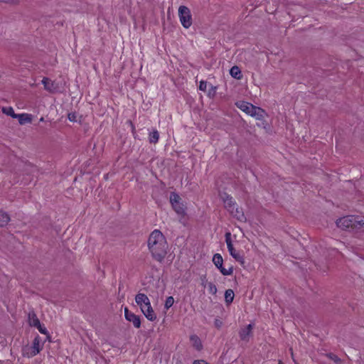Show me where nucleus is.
<instances>
[{"mask_svg":"<svg viewBox=\"0 0 364 364\" xmlns=\"http://www.w3.org/2000/svg\"><path fill=\"white\" fill-rule=\"evenodd\" d=\"M147 245L152 257L158 262H162L167 254L168 243L160 230H154L151 232Z\"/></svg>","mask_w":364,"mask_h":364,"instance_id":"obj_1","label":"nucleus"},{"mask_svg":"<svg viewBox=\"0 0 364 364\" xmlns=\"http://www.w3.org/2000/svg\"><path fill=\"white\" fill-rule=\"evenodd\" d=\"M135 301L149 321H154L156 319V315L151 306L150 300L145 294H137L135 296Z\"/></svg>","mask_w":364,"mask_h":364,"instance_id":"obj_2","label":"nucleus"},{"mask_svg":"<svg viewBox=\"0 0 364 364\" xmlns=\"http://www.w3.org/2000/svg\"><path fill=\"white\" fill-rule=\"evenodd\" d=\"M235 105L240 110L257 120H262L267 116V113L263 109L250 102L239 101Z\"/></svg>","mask_w":364,"mask_h":364,"instance_id":"obj_3","label":"nucleus"},{"mask_svg":"<svg viewBox=\"0 0 364 364\" xmlns=\"http://www.w3.org/2000/svg\"><path fill=\"white\" fill-rule=\"evenodd\" d=\"M336 225L342 230H347L348 228H364V220L360 219L358 216H344L336 220Z\"/></svg>","mask_w":364,"mask_h":364,"instance_id":"obj_4","label":"nucleus"},{"mask_svg":"<svg viewBox=\"0 0 364 364\" xmlns=\"http://www.w3.org/2000/svg\"><path fill=\"white\" fill-rule=\"evenodd\" d=\"M43 343L41 338L37 336L33 341L31 346H26L22 349V354L24 357L32 358L40 353L43 348Z\"/></svg>","mask_w":364,"mask_h":364,"instance_id":"obj_5","label":"nucleus"},{"mask_svg":"<svg viewBox=\"0 0 364 364\" xmlns=\"http://www.w3.org/2000/svg\"><path fill=\"white\" fill-rule=\"evenodd\" d=\"M178 17L180 22L185 28H188L192 25V16L190 9L186 6L178 8Z\"/></svg>","mask_w":364,"mask_h":364,"instance_id":"obj_6","label":"nucleus"},{"mask_svg":"<svg viewBox=\"0 0 364 364\" xmlns=\"http://www.w3.org/2000/svg\"><path fill=\"white\" fill-rule=\"evenodd\" d=\"M213 262L215 266L220 270V273L224 276H229L233 273V267L230 266L228 269L224 268L223 259L220 254L216 253L213 257Z\"/></svg>","mask_w":364,"mask_h":364,"instance_id":"obj_7","label":"nucleus"},{"mask_svg":"<svg viewBox=\"0 0 364 364\" xmlns=\"http://www.w3.org/2000/svg\"><path fill=\"white\" fill-rule=\"evenodd\" d=\"M225 242L227 244V247L228 250V252L230 255L235 259L237 261L243 263L244 259L243 257L240 255V253L234 248L232 240H231V233L230 232H226L225 233Z\"/></svg>","mask_w":364,"mask_h":364,"instance_id":"obj_8","label":"nucleus"},{"mask_svg":"<svg viewBox=\"0 0 364 364\" xmlns=\"http://www.w3.org/2000/svg\"><path fill=\"white\" fill-rule=\"evenodd\" d=\"M200 282L201 287L204 289H207L209 294L212 295H215L217 294L218 289L215 284L213 282L208 281L206 274H202L200 276Z\"/></svg>","mask_w":364,"mask_h":364,"instance_id":"obj_9","label":"nucleus"},{"mask_svg":"<svg viewBox=\"0 0 364 364\" xmlns=\"http://www.w3.org/2000/svg\"><path fill=\"white\" fill-rule=\"evenodd\" d=\"M124 316L127 321L132 322L135 328H139L141 326V321L139 316L130 312L127 308L124 309Z\"/></svg>","mask_w":364,"mask_h":364,"instance_id":"obj_10","label":"nucleus"},{"mask_svg":"<svg viewBox=\"0 0 364 364\" xmlns=\"http://www.w3.org/2000/svg\"><path fill=\"white\" fill-rule=\"evenodd\" d=\"M220 197L223 201L224 206L228 210V211L232 212V209H235V205H237L232 197L226 193L221 194Z\"/></svg>","mask_w":364,"mask_h":364,"instance_id":"obj_11","label":"nucleus"},{"mask_svg":"<svg viewBox=\"0 0 364 364\" xmlns=\"http://www.w3.org/2000/svg\"><path fill=\"white\" fill-rule=\"evenodd\" d=\"M42 84L44 86V89L50 93H54L58 91V85L54 81L48 77H44L42 80Z\"/></svg>","mask_w":364,"mask_h":364,"instance_id":"obj_12","label":"nucleus"},{"mask_svg":"<svg viewBox=\"0 0 364 364\" xmlns=\"http://www.w3.org/2000/svg\"><path fill=\"white\" fill-rule=\"evenodd\" d=\"M253 326L248 324L247 326L240 329L239 332L240 338L241 340L248 341L251 335Z\"/></svg>","mask_w":364,"mask_h":364,"instance_id":"obj_13","label":"nucleus"},{"mask_svg":"<svg viewBox=\"0 0 364 364\" xmlns=\"http://www.w3.org/2000/svg\"><path fill=\"white\" fill-rule=\"evenodd\" d=\"M232 212H229L234 218H235L237 220L240 222H244L246 220V217L241 208H240L237 205H235V209H232Z\"/></svg>","mask_w":364,"mask_h":364,"instance_id":"obj_14","label":"nucleus"},{"mask_svg":"<svg viewBox=\"0 0 364 364\" xmlns=\"http://www.w3.org/2000/svg\"><path fill=\"white\" fill-rule=\"evenodd\" d=\"M16 118L21 125L31 123L32 115L28 113L18 114Z\"/></svg>","mask_w":364,"mask_h":364,"instance_id":"obj_15","label":"nucleus"},{"mask_svg":"<svg viewBox=\"0 0 364 364\" xmlns=\"http://www.w3.org/2000/svg\"><path fill=\"white\" fill-rule=\"evenodd\" d=\"M190 340L192 346L197 350H200L203 348V345L200 339L196 335H192L190 337Z\"/></svg>","mask_w":364,"mask_h":364,"instance_id":"obj_16","label":"nucleus"},{"mask_svg":"<svg viewBox=\"0 0 364 364\" xmlns=\"http://www.w3.org/2000/svg\"><path fill=\"white\" fill-rule=\"evenodd\" d=\"M230 75L237 80L242 77L241 71L237 66H233L230 70Z\"/></svg>","mask_w":364,"mask_h":364,"instance_id":"obj_17","label":"nucleus"},{"mask_svg":"<svg viewBox=\"0 0 364 364\" xmlns=\"http://www.w3.org/2000/svg\"><path fill=\"white\" fill-rule=\"evenodd\" d=\"M1 111L6 115L10 116L12 118H16L18 114L14 112L13 107H3Z\"/></svg>","mask_w":364,"mask_h":364,"instance_id":"obj_18","label":"nucleus"},{"mask_svg":"<svg viewBox=\"0 0 364 364\" xmlns=\"http://www.w3.org/2000/svg\"><path fill=\"white\" fill-rule=\"evenodd\" d=\"M234 291L232 289H227L225 292V299L227 304H230L234 299Z\"/></svg>","mask_w":364,"mask_h":364,"instance_id":"obj_19","label":"nucleus"},{"mask_svg":"<svg viewBox=\"0 0 364 364\" xmlns=\"http://www.w3.org/2000/svg\"><path fill=\"white\" fill-rule=\"evenodd\" d=\"M10 220L9 215L0 210V226L6 225Z\"/></svg>","mask_w":364,"mask_h":364,"instance_id":"obj_20","label":"nucleus"},{"mask_svg":"<svg viewBox=\"0 0 364 364\" xmlns=\"http://www.w3.org/2000/svg\"><path fill=\"white\" fill-rule=\"evenodd\" d=\"M174 210L177 213L178 215H185L186 210L183 204L181 202L179 203H177L176 205H172Z\"/></svg>","mask_w":364,"mask_h":364,"instance_id":"obj_21","label":"nucleus"},{"mask_svg":"<svg viewBox=\"0 0 364 364\" xmlns=\"http://www.w3.org/2000/svg\"><path fill=\"white\" fill-rule=\"evenodd\" d=\"M159 139V134L158 131L154 130L149 134V139L150 143L156 144L158 142Z\"/></svg>","mask_w":364,"mask_h":364,"instance_id":"obj_22","label":"nucleus"},{"mask_svg":"<svg viewBox=\"0 0 364 364\" xmlns=\"http://www.w3.org/2000/svg\"><path fill=\"white\" fill-rule=\"evenodd\" d=\"M170 202L171 205H176L181 203V198L177 193H171L170 195Z\"/></svg>","mask_w":364,"mask_h":364,"instance_id":"obj_23","label":"nucleus"},{"mask_svg":"<svg viewBox=\"0 0 364 364\" xmlns=\"http://www.w3.org/2000/svg\"><path fill=\"white\" fill-rule=\"evenodd\" d=\"M174 304V299L173 296H168L166 299L165 304H164V308L167 310L169 308H171L173 304Z\"/></svg>","mask_w":364,"mask_h":364,"instance_id":"obj_24","label":"nucleus"},{"mask_svg":"<svg viewBox=\"0 0 364 364\" xmlns=\"http://www.w3.org/2000/svg\"><path fill=\"white\" fill-rule=\"evenodd\" d=\"M30 323L31 325L37 328V326H38L41 324V322L36 316H33L32 317H30Z\"/></svg>","mask_w":364,"mask_h":364,"instance_id":"obj_25","label":"nucleus"},{"mask_svg":"<svg viewBox=\"0 0 364 364\" xmlns=\"http://www.w3.org/2000/svg\"><path fill=\"white\" fill-rule=\"evenodd\" d=\"M38 330L43 334L47 335L48 331L46 328L44 326H42L40 324L38 326H37Z\"/></svg>","mask_w":364,"mask_h":364,"instance_id":"obj_26","label":"nucleus"},{"mask_svg":"<svg viewBox=\"0 0 364 364\" xmlns=\"http://www.w3.org/2000/svg\"><path fill=\"white\" fill-rule=\"evenodd\" d=\"M207 88V82L205 81L201 80L199 85L200 90L205 91Z\"/></svg>","mask_w":364,"mask_h":364,"instance_id":"obj_27","label":"nucleus"},{"mask_svg":"<svg viewBox=\"0 0 364 364\" xmlns=\"http://www.w3.org/2000/svg\"><path fill=\"white\" fill-rule=\"evenodd\" d=\"M0 2L10 4H17L19 2V0H0Z\"/></svg>","mask_w":364,"mask_h":364,"instance_id":"obj_28","label":"nucleus"},{"mask_svg":"<svg viewBox=\"0 0 364 364\" xmlns=\"http://www.w3.org/2000/svg\"><path fill=\"white\" fill-rule=\"evenodd\" d=\"M68 117L70 122H77V116L75 113L68 114Z\"/></svg>","mask_w":364,"mask_h":364,"instance_id":"obj_29","label":"nucleus"},{"mask_svg":"<svg viewBox=\"0 0 364 364\" xmlns=\"http://www.w3.org/2000/svg\"><path fill=\"white\" fill-rule=\"evenodd\" d=\"M193 364H210L209 363H208L207 361H205V360H194Z\"/></svg>","mask_w":364,"mask_h":364,"instance_id":"obj_30","label":"nucleus"},{"mask_svg":"<svg viewBox=\"0 0 364 364\" xmlns=\"http://www.w3.org/2000/svg\"><path fill=\"white\" fill-rule=\"evenodd\" d=\"M329 357L336 363L340 362V359L335 355H330Z\"/></svg>","mask_w":364,"mask_h":364,"instance_id":"obj_31","label":"nucleus"},{"mask_svg":"<svg viewBox=\"0 0 364 364\" xmlns=\"http://www.w3.org/2000/svg\"><path fill=\"white\" fill-rule=\"evenodd\" d=\"M40 121H41V122H43V121H44L43 117H41V118L40 119Z\"/></svg>","mask_w":364,"mask_h":364,"instance_id":"obj_32","label":"nucleus"},{"mask_svg":"<svg viewBox=\"0 0 364 364\" xmlns=\"http://www.w3.org/2000/svg\"><path fill=\"white\" fill-rule=\"evenodd\" d=\"M279 364H282L281 361H279Z\"/></svg>","mask_w":364,"mask_h":364,"instance_id":"obj_33","label":"nucleus"}]
</instances>
